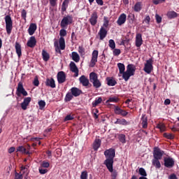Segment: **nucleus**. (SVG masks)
<instances>
[{"label":"nucleus","instance_id":"f257e3e1","mask_svg":"<svg viewBox=\"0 0 179 179\" xmlns=\"http://www.w3.org/2000/svg\"><path fill=\"white\" fill-rule=\"evenodd\" d=\"M104 156L106 159L104 161L103 164H105L108 171H113L114 157H115V150L113 148H110L105 150Z\"/></svg>","mask_w":179,"mask_h":179},{"label":"nucleus","instance_id":"f03ea898","mask_svg":"<svg viewBox=\"0 0 179 179\" xmlns=\"http://www.w3.org/2000/svg\"><path fill=\"white\" fill-rule=\"evenodd\" d=\"M135 71H136V69H135L134 64H129L127 66V71L122 73V78L125 82H128L131 76H134V75H135Z\"/></svg>","mask_w":179,"mask_h":179},{"label":"nucleus","instance_id":"7ed1b4c3","mask_svg":"<svg viewBox=\"0 0 179 179\" xmlns=\"http://www.w3.org/2000/svg\"><path fill=\"white\" fill-rule=\"evenodd\" d=\"M90 82L92 83L93 87L95 89H100L101 86V81L99 80V76L96 73L91 72L90 73Z\"/></svg>","mask_w":179,"mask_h":179},{"label":"nucleus","instance_id":"20e7f679","mask_svg":"<svg viewBox=\"0 0 179 179\" xmlns=\"http://www.w3.org/2000/svg\"><path fill=\"white\" fill-rule=\"evenodd\" d=\"M73 22V17L72 15H68L67 16L63 17L61 22H60V27L62 29H66L68 27L69 24H72Z\"/></svg>","mask_w":179,"mask_h":179},{"label":"nucleus","instance_id":"39448f33","mask_svg":"<svg viewBox=\"0 0 179 179\" xmlns=\"http://www.w3.org/2000/svg\"><path fill=\"white\" fill-rule=\"evenodd\" d=\"M4 19L7 34H10V33H12V29H13V21H12V17H10V15H6Z\"/></svg>","mask_w":179,"mask_h":179},{"label":"nucleus","instance_id":"423d86ee","mask_svg":"<svg viewBox=\"0 0 179 179\" xmlns=\"http://www.w3.org/2000/svg\"><path fill=\"white\" fill-rule=\"evenodd\" d=\"M60 38L59 39V44L60 47V50H65V36H66V30L62 29L59 31Z\"/></svg>","mask_w":179,"mask_h":179},{"label":"nucleus","instance_id":"0eeeda50","mask_svg":"<svg viewBox=\"0 0 179 179\" xmlns=\"http://www.w3.org/2000/svg\"><path fill=\"white\" fill-rule=\"evenodd\" d=\"M16 94L17 97H21L22 94V96H29V94L27 93V91L24 89L23 87V83L20 82L18 83L17 90H16Z\"/></svg>","mask_w":179,"mask_h":179},{"label":"nucleus","instance_id":"6e6552de","mask_svg":"<svg viewBox=\"0 0 179 179\" xmlns=\"http://www.w3.org/2000/svg\"><path fill=\"white\" fill-rule=\"evenodd\" d=\"M144 72L145 73H151L152 71H153V59H149L148 60H146V63L144 65L143 69Z\"/></svg>","mask_w":179,"mask_h":179},{"label":"nucleus","instance_id":"1a4fd4ad","mask_svg":"<svg viewBox=\"0 0 179 179\" xmlns=\"http://www.w3.org/2000/svg\"><path fill=\"white\" fill-rule=\"evenodd\" d=\"M176 164L174 162V159L172 157H164V166L166 167V169H173Z\"/></svg>","mask_w":179,"mask_h":179},{"label":"nucleus","instance_id":"9d476101","mask_svg":"<svg viewBox=\"0 0 179 179\" xmlns=\"http://www.w3.org/2000/svg\"><path fill=\"white\" fill-rule=\"evenodd\" d=\"M163 155H164V151L162 150L159 148H155L153 151V157L155 159L162 160L163 157Z\"/></svg>","mask_w":179,"mask_h":179},{"label":"nucleus","instance_id":"9b49d317","mask_svg":"<svg viewBox=\"0 0 179 179\" xmlns=\"http://www.w3.org/2000/svg\"><path fill=\"white\" fill-rule=\"evenodd\" d=\"M97 58H99V50H94L92 54V59L90 61V68H94L97 63Z\"/></svg>","mask_w":179,"mask_h":179},{"label":"nucleus","instance_id":"f8f14e48","mask_svg":"<svg viewBox=\"0 0 179 179\" xmlns=\"http://www.w3.org/2000/svg\"><path fill=\"white\" fill-rule=\"evenodd\" d=\"M114 113L116 115H121L122 117H127L128 115V112L121 109L120 106L115 105H114Z\"/></svg>","mask_w":179,"mask_h":179},{"label":"nucleus","instance_id":"ddd939ff","mask_svg":"<svg viewBox=\"0 0 179 179\" xmlns=\"http://www.w3.org/2000/svg\"><path fill=\"white\" fill-rule=\"evenodd\" d=\"M69 66L70 71L74 73V78H78V76H79V69L76 66V64L73 62H71Z\"/></svg>","mask_w":179,"mask_h":179},{"label":"nucleus","instance_id":"4468645a","mask_svg":"<svg viewBox=\"0 0 179 179\" xmlns=\"http://www.w3.org/2000/svg\"><path fill=\"white\" fill-rule=\"evenodd\" d=\"M57 81L58 83H64L66 80V74L64 71H59L57 73Z\"/></svg>","mask_w":179,"mask_h":179},{"label":"nucleus","instance_id":"2eb2a0df","mask_svg":"<svg viewBox=\"0 0 179 179\" xmlns=\"http://www.w3.org/2000/svg\"><path fill=\"white\" fill-rule=\"evenodd\" d=\"M97 19H99V15H97V12L94 11L90 18V23L92 26H96L97 24Z\"/></svg>","mask_w":179,"mask_h":179},{"label":"nucleus","instance_id":"dca6fc26","mask_svg":"<svg viewBox=\"0 0 179 179\" xmlns=\"http://www.w3.org/2000/svg\"><path fill=\"white\" fill-rule=\"evenodd\" d=\"M70 92H71V94L73 96V97H79V96L83 93L82 90H80L76 87H71Z\"/></svg>","mask_w":179,"mask_h":179},{"label":"nucleus","instance_id":"f3484780","mask_svg":"<svg viewBox=\"0 0 179 179\" xmlns=\"http://www.w3.org/2000/svg\"><path fill=\"white\" fill-rule=\"evenodd\" d=\"M45 86L48 87H51L52 89H55L57 87V85H55V80L54 78H47L45 82Z\"/></svg>","mask_w":179,"mask_h":179},{"label":"nucleus","instance_id":"a211bd4d","mask_svg":"<svg viewBox=\"0 0 179 179\" xmlns=\"http://www.w3.org/2000/svg\"><path fill=\"white\" fill-rule=\"evenodd\" d=\"M36 44H37V40H36L35 36H31L27 43V47H29L30 48H34Z\"/></svg>","mask_w":179,"mask_h":179},{"label":"nucleus","instance_id":"6ab92c4d","mask_svg":"<svg viewBox=\"0 0 179 179\" xmlns=\"http://www.w3.org/2000/svg\"><path fill=\"white\" fill-rule=\"evenodd\" d=\"M125 22H127V14L125 13H122L117 20V23L118 24V26H122V24H124L125 23Z\"/></svg>","mask_w":179,"mask_h":179},{"label":"nucleus","instance_id":"aec40b11","mask_svg":"<svg viewBox=\"0 0 179 179\" xmlns=\"http://www.w3.org/2000/svg\"><path fill=\"white\" fill-rule=\"evenodd\" d=\"M100 40H104L106 37H107V29L104 28L103 27H101L99 33Z\"/></svg>","mask_w":179,"mask_h":179},{"label":"nucleus","instance_id":"412c9836","mask_svg":"<svg viewBox=\"0 0 179 179\" xmlns=\"http://www.w3.org/2000/svg\"><path fill=\"white\" fill-rule=\"evenodd\" d=\"M36 30H37V24L36 23H31L29 25L28 29V33L29 36H33L34 33H36Z\"/></svg>","mask_w":179,"mask_h":179},{"label":"nucleus","instance_id":"4be33fe9","mask_svg":"<svg viewBox=\"0 0 179 179\" xmlns=\"http://www.w3.org/2000/svg\"><path fill=\"white\" fill-rule=\"evenodd\" d=\"M143 44V40L142 39V34H137L136 36V47H141Z\"/></svg>","mask_w":179,"mask_h":179},{"label":"nucleus","instance_id":"5701e85b","mask_svg":"<svg viewBox=\"0 0 179 179\" xmlns=\"http://www.w3.org/2000/svg\"><path fill=\"white\" fill-rule=\"evenodd\" d=\"M141 122L142 128L146 129V128H148V116H146L145 114H143L141 118Z\"/></svg>","mask_w":179,"mask_h":179},{"label":"nucleus","instance_id":"b1692460","mask_svg":"<svg viewBox=\"0 0 179 179\" xmlns=\"http://www.w3.org/2000/svg\"><path fill=\"white\" fill-rule=\"evenodd\" d=\"M15 51L16 54L18 56V58H20L22 57V45L18 42H15Z\"/></svg>","mask_w":179,"mask_h":179},{"label":"nucleus","instance_id":"393cba45","mask_svg":"<svg viewBox=\"0 0 179 179\" xmlns=\"http://www.w3.org/2000/svg\"><path fill=\"white\" fill-rule=\"evenodd\" d=\"M80 80V83H81L83 85V86H89V80L87 79V78H86V76H81L79 78Z\"/></svg>","mask_w":179,"mask_h":179},{"label":"nucleus","instance_id":"a878e982","mask_svg":"<svg viewBox=\"0 0 179 179\" xmlns=\"http://www.w3.org/2000/svg\"><path fill=\"white\" fill-rule=\"evenodd\" d=\"M106 82L108 86H115V85H117V80L113 77H107Z\"/></svg>","mask_w":179,"mask_h":179},{"label":"nucleus","instance_id":"bb28decb","mask_svg":"<svg viewBox=\"0 0 179 179\" xmlns=\"http://www.w3.org/2000/svg\"><path fill=\"white\" fill-rule=\"evenodd\" d=\"M115 124H119V125H129V122H127L125 119L117 118L115 122Z\"/></svg>","mask_w":179,"mask_h":179},{"label":"nucleus","instance_id":"cd10ccee","mask_svg":"<svg viewBox=\"0 0 179 179\" xmlns=\"http://www.w3.org/2000/svg\"><path fill=\"white\" fill-rule=\"evenodd\" d=\"M71 58L74 62H79L80 61V57L79 56V54L76 52H73L71 53Z\"/></svg>","mask_w":179,"mask_h":179},{"label":"nucleus","instance_id":"c85d7f7f","mask_svg":"<svg viewBox=\"0 0 179 179\" xmlns=\"http://www.w3.org/2000/svg\"><path fill=\"white\" fill-rule=\"evenodd\" d=\"M100 146H101V140L99 138L96 139L93 145L94 150H99V148H100Z\"/></svg>","mask_w":179,"mask_h":179},{"label":"nucleus","instance_id":"c756f323","mask_svg":"<svg viewBox=\"0 0 179 179\" xmlns=\"http://www.w3.org/2000/svg\"><path fill=\"white\" fill-rule=\"evenodd\" d=\"M69 2H71V0H64L63 1L62 4V12H66V9L68 8Z\"/></svg>","mask_w":179,"mask_h":179},{"label":"nucleus","instance_id":"7c9ffc66","mask_svg":"<svg viewBox=\"0 0 179 179\" xmlns=\"http://www.w3.org/2000/svg\"><path fill=\"white\" fill-rule=\"evenodd\" d=\"M120 101V98L117 96H112L108 98V99L106 101V103H118Z\"/></svg>","mask_w":179,"mask_h":179},{"label":"nucleus","instance_id":"2f4dec72","mask_svg":"<svg viewBox=\"0 0 179 179\" xmlns=\"http://www.w3.org/2000/svg\"><path fill=\"white\" fill-rule=\"evenodd\" d=\"M160 159H153L152 161V166H155V169H160L162 167V164H160Z\"/></svg>","mask_w":179,"mask_h":179},{"label":"nucleus","instance_id":"473e14b6","mask_svg":"<svg viewBox=\"0 0 179 179\" xmlns=\"http://www.w3.org/2000/svg\"><path fill=\"white\" fill-rule=\"evenodd\" d=\"M42 57L45 62H47L50 59V54H48V52L44 50H42Z\"/></svg>","mask_w":179,"mask_h":179},{"label":"nucleus","instance_id":"72a5a7b5","mask_svg":"<svg viewBox=\"0 0 179 179\" xmlns=\"http://www.w3.org/2000/svg\"><path fill=\"white\" fill-rule=\"evenodd\" d=\"M117 68L119 69V73H120V75H122V73L125 72V65L124 64L118 63Z\"/></svg>","mask_w":179,"mask_h":179},{"label":"nucleus","instance_id":"f704fd0d","mask_svg":"<svg viewBox=\"0 0 179 179\" xmlns=\"http://www.w3.org/2000/svg\"><path fill=\"white\" fill-rule=\"evenodd\" d=\"M167 16L169 19H174L178 16V14H177L176 11H169L167 13Z\"/></svg>","mask_w":179,"mask_h":179},{"label":"nucleus","instance_id":"c9c22d12","mask_svg":"<svg viewBox=\"0 0 179 179\" xmlns=\"http://www.w3.org/2000/svg\"><path fill=\"white\" fill-rule=\"evenodd\" d=\"M134 10L135 12H141V10H142V3L141 2H137L134 6Z\"/></svg>","mask_w":179,"mask_h":179},{"label":"nucleus","instance_id":"e433bc0d","mask_svg":"<svg viewBox=\"0 0 179 179\" xmlns=\"http://www.w3.org/2000/svg\"><path fill=\"white\" fill-rule=\"evenodd\" d=\"M117 139L121 142L122 143H126L127 140L125 139V134H120L117 135Z\"/></svg>","mask_w":179,"mask_h":179},{"label":"nucleus","instance_id":"4c0bfd02","mask_svg":"<svg viewBox=\"0 0 179 179\" xmlns=\"http://www.w3.org/2000/svg\"><path fill=\"white\" fill-rule=\"evenodd\" d=\"M27 149H26V148H24V146L23 145H20L17 148V150L16 152H20V153H22V155H25L26 152H27Z\"/></svg>","mask_w":179,"mask_h":179},{"label":"nucleus","instance_id":"58836bf2","mask_svg":"<svg viewBox=\"0 0 179 179\" xmlns=\"http://www.w3.org/2000/svg\"><path fill=\"white\" fill-rule=\"evenodd\" d=\"M72 99H73V95L72 94L71 92H68L66 94V96L64 98V101H66V102L71 101V100H72Z\"/></svg>","mask_w":179,"mask_h":179},{"label":"nucleus","instance_id":"ea45409f","mask_svg":"<svg viewBox=\"0 0 179 179\" xmlns=\"http://www.w3.org/2000/svg\"><path fill=\"white\" fill-rule=\"evenodd\" d=\"M101 101H103V99H101V97L96 99L95 101L92 102L93 107H96V106H99V104L101 103Z\"/></svg>","mask_w":179,"mask_h":179},{"label":"nucleus","instance_id":"a19ab883","mask_svg":"<svg viewBox=\"0 0 179 179\" xmlns=\"http://www.w3.org/2000/svg\"><path fill=\"white\" fill-rule=\"evenodd\" d=\"M138 173L140 176H142L141 177H146L148 176V173H146V171L143 168H140L138 169Z\"/></svg>","mask_w":179,"mask_h":179},{"label":"nucleus","instance_id":"79ce46f5","mask_svg":"<svg viewBox=\"0 0 179 179\" xmlns=\"http://www.w3.org/2000/svg\"><path fill=\"white\" fill-rule=\"evenodd\" d=\"M157 128L160 130V132H164L166 131V126L164 124H158Z\"/></svg>","mask_w":179,"mask_h":179},{"label":"nucleus","instance_id":"37998d69","mask_svg":"<svg viewBox=\"0 0 179 179\" xmlns=\"http://www.w3.org/2000/svg\"><path fill=\"white\" fill-rule=\"evenodd\" d=\"M111 173V177L112 179H117V176H118V172H117L115 170L113 169V165H112V171H110Z\"/></svg>","mask_w":179,"mask_h":179},{"label":"nucleus","instance_id":"c03bdc74","mask_svg":"<svg viewBox=\"0 0 179 179\" xmlns=\"http://www.w3.org/2000/svg\"><path fill=\"white\" fill-rule=\"evenodd\" d=\"M163 136H164V138H166V139H173L174 138V135L173 134L164 133Z\"/></svg>","mask_w":179,"mask_h":179},{"label":"nucleus","instance_id":"a18cd8bd","mask_svg":"<svg viewBox=\"0 0 179 179\" xmlns=\"http://www.w3.org/2000/svg\"><path fill=\"white\" fill-rule=\"evenodd\" d=\"M127 20H129V22L130 23V24H133L135 20V15H129L127 17Z\"/></svg>","mask_w":179,"mask_h":179},{"label":"nucleus","instance_id":"49530a36","mask_svg":"<svg viewBox=\"0 0 179 179\" xmlns=\"http://www.w3.org/2000/svg\"><path fill=\"white\" fill-rule=\"evenodd\" d=\"M38 104L39 106V109L43 110L44 107H45V101L43 100H41L38 102Z\"/></svg>","mask_w":179,"mask_h":179},{"label":"nucleus","instance_id":"de8ad7c7","mask_svg":"<svg viewBox=\"0 0 179 179\" xmlns=\"http://www.w3.org/2000/svg\"><path fill=\"white\" fill-rule=\"evenodd\" d=\"M109 47L112 50L115 49V42L114 41V40H113V39L109 40Z\"/></svg>","mask_w":179,"mask_h":179},{"label":"nucleus","instance_id":"09e8293b","mask_svg":"<svg viewBox=\"0 0 179 179\" xmlns=\"http://www.w3.org/2000/svg\"><path fill=\"white\" fill-rule=\"evenodd\" d=\"M87 171H84L81 173L80 175V179H87Z\"/></svg>","mask_w":179,"mask_h":179},{"label":"nucleus","instance_id":"8fccbe9b","mask_svg":"<svg viewBox=\"0 0 179 179\" xmlns=\"http://www.w3.org/2000/svg\"><path fill=\"white\" fill-rule=\"evenodd\" d=\"M27 16V11H26V10L23 9L21 11V17H22V19H24V20H26Z\"/></svg>","mask_w":179,"mask_h":179},{"label":"nucleus","instance_id":"3c124183","mask_svg":"<svg viewBox=\"0 0 179 179\" xmlns=\"http://www.w3.org/2000/svg\"><path fill=\"white\" fill-rule=\"evenodd\" d=\"M73 115H67L65 117H64V121H72V120H73Z\"/></svg>","mask_w":179,"mask_h":179},{"label":"nucleus","instance_id":"603ef678","mask_svg":"<svg viewBox=\"0 0 179 179\" xmlns=\"http://www.w3.org/2000/svg\"><path fill=\"white\" fill-rule=\"evenodd\" d=\"M15 179H23V174L15 172Z\"/></svg>","mask_w":179,"mask_h":179},{"label":"nucleus","instance_id":"864d4df0","mask_svg":"<svg viewBox=\"0 0 179 179\" xmlns=\"http://www.w3.org/2000/svg\"><path fill=\"white\" fill-rule=\"evenodd\" d=\"M113 55H115V57H118V55H120V54H121V50L120 49H113Z\"/></svg>","mask_w":179,"mask_h":179},{"label":"nucleus","instance_id":"5fc2aeb1","mask_svg":"<svg viewBox=\"0 0 179 179\" xmlns=\"http://www.w3.org/2000/svg\"><path fill=\"white\" fill-rule=\"evenodd\" d=\"M78 52L80 54V55H85V49L83 48V46H79L78 47Z\"/></svg>","mask_w":179,"mask_h":179},{"label":"nucleus","instance_id":"6e6d98bb","mask_svg":"<svg viewBox=\"0 0 179 179\" xmlns=\"http://www.w3.org/2000/svg\"><path fill=\"white\" fill-rule=\"evenodd\" d=\"M155 19H156V22L158 24L162 23V17L160 15H159L158 14L155 15Z\"/></svg>","mask_w":179,"mask_h":179},{"label":"nucleus","instance_id":"4d7b16f0","mask_svg":"<svg viewBox=\"0 0 179 179\" xmlns=\"http://www.w3.org/2000/svg\"><path fill=\"white\" fill-rule=\"evenodd\" d=\"M30 101H31V97H26L24 99L23 102L25 103V104H27L28 106L30 104Z\"/></svg>","mask_w":179,"mask_h":179},{"label":"nucleus","instance_id":"13d9d810","mask_svg":"<svg viewBox=\"0 0 179 179\" xmlns=\"http://www.w3.org/2000/svg\"><path fill=\"white\" fill-rule=\"evenodd\" d=\"M33 85L34 86H38V85H40V81L38 80V78L35 77L34 80L33 81Z\"/></svg>","mask_w":179,"mask_h":179},{"label":"nucleus","instance_id":"bf43d9fd","mask_svg":"<svg viewBox=\"0 0 179 179\" xmlns=\"http://www.w3.org/2000/svg\"><path fill=\"white\" fill-rule=\"evenodd\" d=\"M163 2H166V0H152L154 5H159V3H163Z\"/></svg>","mask_w":179,"mask_h":179},{"label":"nucleus","instance_id":"052dcab7","mask_svg":"<svg viewBox=\"0 0 179 179\" xmlns=\"http://www.w3.org/2000/svg\"><path fill=\"white\" fill-rule=\"evenodd\" d=\"M42 167H44L45 169H48L50 167V163L47 162L45 161H43L41 164Z\"/></svg>","mask_w":179,"mask_h":179},{"label":"nucleus","instance_id":"680f3d73","mask_svg":"<svg viewBox=\"0 0 179 179\" xmlns=\"http://www.w3.org/2000/svg\"><path fill=\"white\" fill-rule=\"evenodd\" d=\"M143 22H145V23H146L147 24H149L150 23V16L147 15L144 19Z\"/></svg>","mask_w":179,"mask_h":179},{"label":"nucleus","instance_id":"e2e57ef3","mask_svg":"<svg viewBox=\"0 0 179 179\" xmlns=\"http://www.w3.org/2000/svg\"><path fill=\"white\" fill-rule=\"evenodd\" d=\"M29 106V105L27 104L26 103L22 102V103H21V108H22V110H27V106Z\"/></svg>","mask_w":179,"mask_h":179},{"label":"nucleus","instance_id":"0e129e2a","mask_svg":"<svg viewBox=\"0 0 179 179\" xmlns=\"http://www.w3.org/2000/svg\"><path fill=\"white\" fill-rule=\"evenodd\" d=\"M50 1V6H57V1L58 0H49Z\"/></svg>","mask_w":179,"mask_h":179},{"label":"nucleus","instance_id":"69168bd1","mask_svg":"<svg viewBox=\"0 0 179 179\" xmlns=\"http://www.w3.org/2000/svg\"><path fill=\"white\" fill-rule=\"evenodd\" d=\"M39 173H40V174H46V173H48V170L39 169Z\"/></svg>","mask_w":179,"mask_h":179},{"label":"nucleus","instance_id":"338daca9","mask_svg":"<svg viewBox=\"0 0 179 179\" xmlns=\"http://www.w3.org/2000/svg\"><path fill=\"white\" fill-rule=\"evenodd\" d=\"M96 2L97 5H100V6H103V5H104L103 0H96Z\"/></svg>","mask_w":179,"mask_h":179},{"label":"nucleus","instance_id":"774afa93","mask_svg":"<svg viewBox=\"0 0 179 179\" xmlns=\"http://www.w3.org/2000/svg\"><path fill=\"white\" fill-rule=\"evenodd\" d=\"M15 150L16 148H15V147H11L8 149V153H13V152H15Z\"/></svg>","mask_w":179,"mask_h":179}]
</instances>
